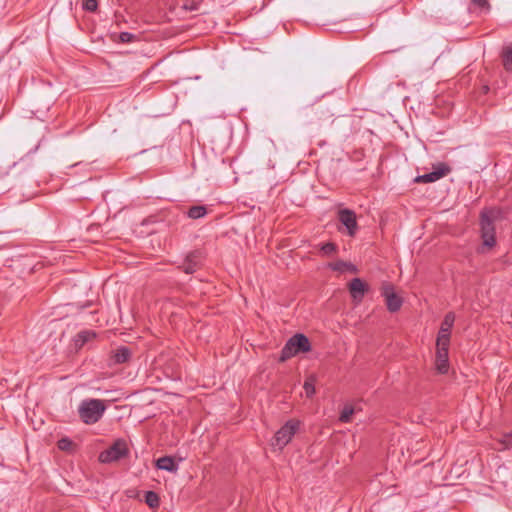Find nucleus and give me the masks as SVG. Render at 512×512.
<instances>
[{
	"label": "nucleus",
	"mask_w": 512,
	"mask_h": 512,
	"mask_svg": "<svg viewBox=\"0 0 512 512\" xmlns=\"http://www.w3.org/2000/svg\"><path fill=\"white\" fill-rule=\"evenodd\" d=\"M480 227L482 247L479 249V252L484 253L486 248L491 249L496 244L495 226L493 220L489 217V215L486 212L481 213Z\"/></svg>",
	"instance_id": "20e7f679"
},
{
	"label": "nucleus",
	"mask_w": 512,
	"mask_h": 512,
	"mask_svg": "<svg viewBox=\"0 0 512 512\" xmlns=\"http://www.w3.org/2000/svg\"><path fill=\"white\" fill-rule=\"evenodd\" d=\"M201 254L200 252H193L187 256L184 263L182 264V269L186 274H192L196 271L200 264Z\"/></svg>",
	"instance_id": "9d476101"
},
{
	"label": "nucleus",
	"mask_w": 512,
	"mask_h": 512,
	"mask_svg": "<svg viewBox=\"0 0 512 512\" xmlns=\"http://www.w3.org/2000/svg\"><path fill=\"white\" fill-rule=\"evenodd\" d=\"M329 268L333 271L344 272L345 270L355 271V267L351 263H347L342 260H338L334 263L329 264Z\"/></svg>",
	"instance_id": "2eb2a0df"
},
{
	"label": "nucleus",
	"mask_w": 512,
	"mask_h": 512,
	"mask_svg": "<svg viewBox=\"0 0 512 512\" xmlns=\"http://www.w3.org/2000/svg\"><path fill=\"white\" fill-rule=\"evenodd\" d=\"M454 321H455V315L453 312H449L445 315L442 323H441V327L440 329L443 330V332H447L451 330V328L453 327L454 325Z\"/></svg>",
	"instance_id": "f3484780"
},
{
	"label": "nucleus",
	"mask_w": 512,
	"mask_h": 512,
	"mask_svg": "<svg viewBox=\"0 0 512 512\" xmlns=\"http://www.w3.org/2000/svg\"><path fill=\"white\" fill-rule=\"evenodd\" d=\"M512 443V434L505 436L504 444L505 446L511 445Z\"/></svg>",
	"instance_id": "cd10ccee"
},
{
	"label": "nucleus",
	"mask_w": 512,
	"mask_h": 512,
	"mask_svg": "<svg viewBox=\"0 0 512 512\" xmlns=\"http://www.w3.org/2000/svg\"><path fill=\"white\" fill-rule=\"evenodd\" d=\"M472 4L480 8L481 11H488L490 8L488 0H471Z\"/></svg>",
	"instance_id": "a878e982"
},
{
	"label": "nucleus",
	"mask_w": 512,
	"mask_h": 512,
	"mask_svg": "<svg viewBox=\"0 0 512 512\" xmlns=\"http://www.w3.org/2000/svg\"><path fill=\"white\" fill-rule=\"evenodd\" d=\"M130 357V349L125 346H122L115 351L114 355L112 356V359L115 364H122L127 362L130 359Z\"/></svg>",
	"instance_id": "ddd939ff"
},
{
	"label": "nucleus",
	"mask_w": 512,
	"mask_h": 512,
	"mask_svg": "<svg viewBox=\"0 0 512 512\" xmlns=\"http://www.w3.org/2000/svg\"><path fill=\"white\" fill-rule=\"evenodd\" d=\"M448 351L449 348L437 347L435 364L437 370L442 374L446 373L449 368Z\"/></svg>",
	"instance_id": "1a4fd4ad"
},
{
	"label": "nucleus",
	"mask_w": 512,
	"mask_h": 512,
	"mask_svg": "<svg viewBox=\"0 0 512 512\" xmlns=\"http://www.w3.org/2000/svg\"><path fill=\"white\" fill-rule=\"evenodd\" d=\"M354 413V408L350 405H345L341 411L339 420L343 423H348L351 420V416Z\"/></svg>",
	"instance_id": "aec40b11"
},
{
	"label": "nucleus",
	"mask_w": 512,
	"mask_h": 512,
	"mask_svg": "<svg viewBox=\"0 0 512 512\" xmlns=\"http://www.w3.org/2000/svg\"><path fill=\"white\" fill-rule=\"evenodd\" d=\"M128 447L124 440H116L112 446L102 451L99 454V461L101 463H111L118 461L128 455Z\"/></svg>",
	"instance_id": "39448f33"
},
{
	"label": "nucleus",
	"mask_w": 512,
	"mask_h": 512,
	"mask_svg": "<svg viewBox=\"0 0 512 512\" xmlns=\"http://www.w3.org/2000/svg\"><path fill=\"white\" fill-rule=\"evenodd\" d=\"M382 294L385 297L386 305L390 312H396L401 308L402 299L398 295H396L392 286H384Z\"/></svg>",
	"instance_id": "6e6552de"
},
{
	"label": "nucleus",
	"mask_w": 512,
	"mask_h": 512,
	"mask_svg": "<svg viewBox=\"0 0 512 512\" xmlns=\"http://www.w3.org/2000/svg\"><path fill=\"white\" fill-rule=\"evenodd\" d=\"M105 410V403L100 399H85L78 407L79 417L87 425L97 423Z\"/></svg>",
	"instance_id": "f257e3e1"
},
{
	"label": "nucleus",
	"mask_w": 512,
	"mask_h": 512,
	"mask_svg": "<svg viewBox=\"0 0 512 512\" xmlns=\"http://www.w3.org/2000/svg\"><path fill=\"white\" fill-rule=\"evenodd\" d=\"M311 350L309 339L301 333L292 336L281 350L280 360L285 361L299 353H306Z\"/></svg>",
	"instance_id": "f03ea898"
},
{
	"label": "nucleus",
	"mask_w": 512,
	"mask_h": 512,
	"mask_svg": "<svg viewBox=\"0 0 512 512\" xmlns=\"http://www.w3.org/2000/svg\"><path fill=\"white\" fill-rule=\"evenodd\" d=\"M57 446L62 451H71L73 442L69 438L64 437L58 441Z\"/></svg>",
	"instance_id": "b1692460"
},
{
	"label": "nucleus",
	"mask_w": 512,
	"mask_h": 512,
	"mask_svg": "<svg viewBox=\"0 0 512 512\" xmlns=\"http://www.w3.org/2000/svg\"><path fill=\"white\" fill-rule=\"evenodd\" d=\"M156 467L160 470H165L171 473H175L178 470V464L171 456H163L157 459Z\"/></svg>",
	"instance_id": "9b49d317"
},
{
	"label": "nucleus",
	"mask_w": 512,
	"mask_h": 512,
	"mask_svg": "<svg viewBox=\"0 0 512 512\" xmlns=\"http://www.w3.org/2000/svg\"><path fill=\"white\" fill-rule=\"evenodd\" d=\"M449 345H450V332L449 331L443 332V330L440 329L438 332V336H437L436 346L449 348Z\"/></svg>",
	"instance_id": "dca6fc26"
},
{
	"label": "nucleus",
	"mask_w": 512,
	"mask_h": 512,
	"mask_svg": "<svg viewBox=\"0 0 512 512\" xmlns=\"http://www.w3.org/2000/svg\"><path fill=\"white\" fill-rule=\"evenodd\" d=\"M304 390L307 397H312L315 394V385L314 379L312 377L308 378L304 383Z\"/></svg>",
	"instance_id": "4be33fe9"
},
{
	"label": "nucleus",
	"mask_w": 512,
	"mask_h": 512,
	"mask_svg": "<svg viewBox=\"0 0 512 512\" xmlns=\"http://www.w3.org/2000/svg\"><path fill=\"white\" fill-rule=\"evenodd\" d=\"M337 251V246L334 243L328 242L321 246V252L326 256H331Z\"/></svg>",
	"instance_id": "5701e85b"
},
{
	"label": "nucleus",
	"mask_w": 512,
	"mask_h": 512,
	"mask_svg": "<svg viewBox=\"0 0 512 512\" xmlns=\"http://www.w3.org/2000/svg\"><path fill=\"white\" fill-rule=\"evenodd\" d=\"M82 7L88 12H95L98 7L97 0H83Z\"/></svg>",
	"instance_id": "393cba45"
},
{
	"label": "nucleus",
	"mask_w": 512,
	"mask_h": 512,
	"mask_svg": "<svg viewBox=\"0 0 512 512\" xmlns=\"http://www.w3.org/2000/svg\"><path fill=\"white\" fill-rule=\"evenodd\" d=\"M300 422L297 420L287 421L276 433L271 445L273 448L282 450L298 431Z\"/></svg>",
	"instance_id": "7ed1b4c3"
},
{
	"label": "nucleus",
	"mask_w": 512,
	"mask_h": 512,
	"mask_svg": "<svg viewBox=\"0 0 512 512\" xmlns=\"http://www.w3.org/2000/svg\"><path fill=\"white\" fill-rule=\"evenodd\" d=\"M145 502L151 508L157 507L159 505V497L153 491H148L145 494Z\"/></svg>",
	"instance_id": "412c9836"
},
{
	"label": "nucleus",
	"mask_w": 512,
	"mask_h": 512,
	"mask_svg": "<svg viewBox=\"0 0 512 512\" xmlns=\"http://www.w3.org/2000/svg\"><path fill=\"white\" fill-rule=\"evenodd\" d=\"M207 209L203 205L192 206L188 210V217L191 219H199L206 215Z\"/></svg>",
	"instance_id": "4468645a"
},
{
	"label": "nucleus",
	"mask_w": 512,
	"mask_h": 512,
	"mask_svg": "<svg viewBox=\"0 0 512 512\" xmlns=\"http://www.w3.org/2000/svg\"><path fill=\"white\" fill-rule=\"evenodd\" d=\"M339 221L346 227L348 234L353 236L357 230L356 214L350 209H341L338 213Z\"/></svg>",
	"instance_id": "0eeeda50"
},
{
	"label": "nucleus",
	"mask_w": 512,
	"mask_h": 512,
	"mask_svg": "<svg viewBox=\"0 0 512 512\" xmlns=\"http://www.w3.org/2000/svg\"><path fill=\"white\" fill-rule=\"evenodd\" d=\"M449 166L444 163H439L437 166L433 167V171L430 173H426L420 176H417L415 181L418 183H432L436 182L439 179L443 178L450 172Z\"/></svg>",
	"instance_id": "423d86ee"
},
{
	"label": "nucleus",
	"mask_w": 512,
	"mask_h": 512,
	"mask_svg": "<svg viewBox=\"0 0 512 512\" xmlns=\"http://www.w3.org/2000/svg\"><path fill=\"white\" fill-rule=\"evenodd\" d=\"M349 289L353 298H362L367 286L360 278H354L349 284Z\"/></svg>",
	"instance_id": "f8f14e48"
},
{
	"label": "nucleus",
	"mask_w": 512,
	"mask_h": 512,
	"mask_svg": "<svg viewBox=\"0 0 512 512\" xmlns=\"http://www.w3.org/2000/svg\"><path fill=\"white\" fill-rule=\"evenodd\" d=\"M95 335L96 334L93 331H81L77 334L76 342L77 344L84 345L85 343L93 339Z\"/></svg>",
	"instance_id": "a211bd4d"
},
{
	"label": "nucleus",
	"mask_w": 512,
	"mask_h": 512,
	"mask_svg": "<svg viewBox=\"0 0 512 512\" xmlns=\"http://www.w3.org/2000/svg\"><path fill=\"white\" fill-rule=\"evenodd\" d=\"M503 66L507 71L512 70V49L506 48L502 55Z\"/></svg>",
	"instance_id": "6ab92c4d"
},
{
	"label": "nucleus",
	"mask_w": 512,
	"mask_h": 512,
	"mask_svg": "<svg viewBox=\"0 0 512 512\" xmlns=\"http://www.w3.org/2000/svg\"><path fill=\"white\" fill-rule=\"evenodd\" d=\"M135 39V35L129 32H121L119 34V41L121 43H129Z\"/></svg>",
	"instance_id": "bb28decb"
}]
</instances>
